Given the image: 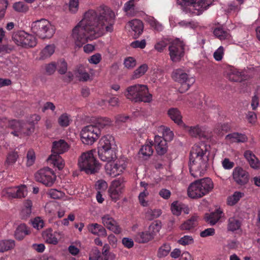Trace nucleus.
Masks as SVG:
<instances>
[{
    "instance_id": "nucleus-1",
    "label": "nucleus",
    "mask_w": 260,
    "mask_h": 260,
    "mask_svg": "<svg viewBox=\"0 0 260 260\" xmlns=\"http://www.w3.org/2000/svg\"><path fill=\"white\" fill-rule=\"evenodd\" d=\"M115 14L110 8H104L99 13L91 10L72 30V38L76 46L81 47L88 40L102 36L105 31L112 32Z\"/></svg>"
},
{
    "instance_id": "nucleus-2",
    "label": "nucleus",
    "mask_w": 260,
    "mask_h": 260,
    "mask_svg": "<svg viewBox=\"0 0 260 260\" xmlns=\"http://www.w3.org/2000/svg\"><path fill=\"white\" fill-rule=\"evenodd\" d=\"M209 146L204 143L194 145L190 152L189 167L194 178L202 176L208 166Z\"/></svg>"
},
{
    "instance_id": "nucleus-3",
    "label": "nucleus",
    "mask_w": 260,
    "mask_h": 260,
    "mask_svg": "<svg viewBox=\"0 0 260 260\" xmlns=\"http://www.w3.org/2000/svg\"><path fill=\"white\" fill-rule=\"evenodd\" d=\"M124 95L128 100L135 103H150L152 100V95L149 93L147 86L143 84H135L127 87Z\"/></svg>"
},
{
    "instance_id": "nucleus-4",
    "label": "nucleus",
    "mask_w": 260,
    "mask_h": 260,
    "mask_svg": "<svg viewBox=\"0 0 260 260\" xmlns=\"http://www.w3.org/2000/svg\"><path fill=\"white\" fill-rule=\"evenodd\" d=\"M213 188L211 179L205 178L191 183L187 189L188 196L192 199L200 198L208 193Z\"/></svg>"
},
{
    "instance_id": "nucleus-5",
    "label": "nucleus",
    "mask_w": 260,
    "mask_h": 260,
    "mask_svg": "<svg viewBox=\"0 0 260 260\" xmlns=\"http://www.w3.org/2000/svg\"><path fill=\"white\" fill-rule=\"evenodd\" d=\"M78 166L81 171L87 174H93L99 172L101 166L93 155V151L82 153L78 159Z\"/></svg>"
},
{
    "instance_id": "nucleus-6",
    "label": "nucleus",
    "mask_w": 260,
    "mask_h": 260,
    "mask_svg": "<svg viewBox=\"0 0 260 260\" xmlns=\"http://www.w3.org/2000/svg\"><path fill=\"white\" fill-rule=\"evenodd\" d=\"M31 29L33 33L41 39H49L55 33V28L49 21L41 19L31 23Z\"/></svg>"
},
{
    "instance_id": "nucleus-7",
    "label": "nucleus",
    "mask_w": 260,
    "mask_h": 260,
    "mask_svg": "<svg viewBox=\"0 0 260 260\" xmlns=\"http://www.w3.org/2000/svg\"><path fill=\"white\" fill-rule=\"evenodd\" d=\"M173 79L181 84L179 90L181 93L186 92L190 87L194 83V78L190 75L187 74L183 70L177 69L172 73Z\"/></svg>"
},
{
    "instance_id": "nucleus-8",
    "label": "nucleus",
    "mask_w": 260,
    "mask_h": 260,
    "mask_svg": "<svg viewBox=\"0 0 260 260\" xmlns=\"http://www.w3.org/2000/svg\"><path fill=\"white\" fill-rule=\"evenodd\" d=\"M101 133L100 128L96 125L90 124L82 129L80 133L81 139L84 144L91 145L98 140Z\"/></svg>"
},
{
    "instance_id": "nucleus-9",
    "label": "nucleus",
    "mask_w": 260,
    "mask_h": 260,
    "mask_svg": "<svg viewBox=\"0 0 260 260\" xmlns=\"http://www.w3.org/2000/svg\"><path fill=\"white\" fill-rule=\"evenodd\" d=\"M169 52L171 60L173 62H178L184 55V44L179 39L169 42Z\"/></svg>"
},
{
    "instance_id": "nucleus-10",
    "label": "nucleus",
    "mask_w": 260,
    "mask_h": 260,
    "mask_svg": "<svg viewBox=\"0 0 260 260\" xmlns=\"http://www.w3.org/2000/svg\"><path fill=\"white\" fill-rule=\"evenodd\" d=\"M7 126L13 129L14 131L11 133L17 137L21 136L23 134L29 135L34 131L32 124H29V126H27L26 123L17 120H8Z\"/></svg>"
},
{
    "instance_id": "nucleus-11",
    "label": "nucleus",
    "mask_w": 260,
    "mask_h": 260,
    "mask_svg": "<svg viewBox=\"0 0 260 260\" xmlns=\"http://www.w3.org/2000/svg\"><path fill=\"white\" fill-rule=\"evenodd\" d=\"M35 177L36 181L49 187L52 186L56 180V176L53 171L47 167L39 170Z\"/></svg>"
},
{
    "instance_id": "nucleus-12",
    "label": "nucleus",
    "mask_w": 260,
    "mask_h": 260,
    "mask_svg": "<svg viewBox=\"0 0 260 260\" xmlns=\"http://www.w3.org/2000/svg\"><path fill=\"white\" fill-rule=\"evenodd\" d=\"M184 5H188L190 10L192 11V13L196 15H199L202 14L205 10L211 6L213 0H182Z\"/></svg>"
},
{
    "instance_id": "nucleus-13",
    "label": "nucleus",
    "mask_w": 260,
    "mask_h": 260,
    "mask_svg": "<svg viewBox=\"0 0 260 260\" xmlns=\"http://www.w3.org/2000/svg\"><path fill=\"white\" fill-rule=\"evenodd\" d=\"M27 193L25 185L15 186L13 187H6L2 191L3 197L8 198H21L25 197Z\"/></svg>"
},
{
    "instance_id": "nucleus-14",
    "label": "nucleus",
    "mask_w": 260,
    "mask_h": 260,
    "mask_svg": "<svg viewBox=\"0 0 260 260\" xmlns=\"http://www.w3.org/2000/svg\"><path fill=\"white\" fill-rule=\"evenodd\" d=\"M126 167V165L123 160H118L116 162L111 161L107 162L105 166L107 174L113 177L121 174Z\"/></svg>"
},
{
    "instance_id": "nucleus-15",
    "label": "nucleus",
    "mask_w": 260,
    "mask_h": 260,
    "mask_svg": "<svg viewBox=\"0 0 260 260\" xmlns=\"http://www.w3.org/2000/svg\"><path fill=\"white\" fill-rule=\"evenodd\" d=\"M124 185L120 180H115L108 189L109 195L111 199L114 202H116L122 193Z\"/></svg>"
},
{
    "instance_id": "nucleus-16",
    "label": "nucleus",
    "mask_w": 260,
    "mask_h": 260,
    "mask_svg": "<svg viewBox=\"0 0 260 260\" xmlns=\"http://www.w3.org/2000/svg\"><path fill=\"white\" fill-rule=\"evenodd\" d=\"M233 177L236 183L240 185L247 184L249 181V174L240 167H236L233 170Z\"/></svg>"
},
{
    "instance_id": "nucleus-17",
    "label": "nucleus",
    "mask_w": 260,
    "mask_h": 260,
    "mask_svg": "<svg viewBox=\"0 0 260 260\" xmlns=\"http://www.w3.org/2000/svg\"><path fill=\"white\" fill-rule=\"evenodd\" d=\"M102 221L103 225L108 230L116 234L121 233V229L117 221L110 214H106L102 217Z\"/></svg>"
},
{
    "instance_id": "nucleus-18",
    "label": "nucleus",
    "mask_w": 260,
    "mask_h": 260,
    "mask_svg": "<svg viewBox=\"0 0 260 260\" xmlns=\"http://www.w3.org/2000/svg\"><path fill=\"white\" fill-rule=\"evenodd\" d=\"M225 76L227 79L232 82H242L245 79L244 75L237 69L228 67L225 71Z\"/></svg>"
},
{
    "instance_id": "nucleus-19",
    "label": "nucleus",
    "mask_w": 260,
    "mask_h": 260,
    "mask_svg": "<svg viewBox=\"0 0 260 260\" xmlns=\"http://www.w3.org/2000/svg\"><path fill=\"white\" fill-rule=\"evenodd\" d=\"M184 127L188 134L192 137L198 138L200 139L207 138V133L206 128L204 127L200 126L198 125L193 126H188L184 125Z\"/></svg>"
},
{
    "instance_id": "nucleus-20",
    "label": "nucleus",
    "mask_w": 260,
    "mask_h": 260,
    "mask_svg": "<svg viewBox=\"0 0 260 260\" xmlns=\"http://www.w3.org/2000/svg\"><path fill=\"white\" fill-rule=\"evenodd\" d=\"M98 155L102 160L107 162L116 158L115 148L98 149Z\"/></svg>"
},
{
    "instance_id": "nucleus-21",
    "label": "nucleus",
    "mask_w": 260,
    "mask_h": 260,
    "mask_svg": "<svg viewBox=\"0 0 260 260\" xmlns=\"http://www.w3.org/2000/svg\"><path fill=\"white\" fill-rule=\"evenodd\" d=\"M69 149V145L63 140L54 141L52 148V154L59 155L66 152Z\"/></svg>"
},
{
    "instance_id": "nucleus-22",
    "label": "nucleus",
    "mask_w": 260,
    "mask_h": 260,
    "mask_svg": "<svg viewBox=\"0 0 260 260\" xmlns=\"http://www.w3.org/2000/svg\"><path fill=\"white\" fill-rule=\"evenodd\" d=\"M154 145L156 152L159 155H163L167 152V141L163 137L155 136L154 138Z\"/></svg>"
},
{
    "instance_id": "nucleus-23",
    "label": "nucleus",
    "mask_w": 260,
    "mask_h": 260,
    "mask_svg": "<svg viewBox=\"0 0 260 260\" xmlns=\"http://www.w3.org/2000/svg\"><path fill=\"white\" fill-rule=\"evenodd\" d=\"M244 156L252 168L255 170L260 168V161L251 151H245Z\"/></svg>"
},
{
    "instance_id": "nucleus-24",
    "label": "nucleus",
    "mask_w": 260,
    "mask_h": 260,
    "mask_svg": "<svg viewBox=\"0 0 260 260\" xmlns=\"http://www.w3.org/2000/svg\"><path fill=\"white\" fill-rule=\"evenodd\" d=\"M114 139L111 136L107 135L101 138L98 149L115 148Z\"/></svg>"
},
{
    "instance_id": "nucleus-25",
    "label": "nucleus",
    "mask_w": 260,
    "mask_h": 260,
    "mask_svg": "<svg viewBox=\"0 0 260 260\" xmlns=\"http://www.w3.org/2000/svg\"><path fill=\"white\" fill-rule=\"evenodd\" d=\"M128 26L135 32L134 35L138 37L142 34L143 30V24L138 19H134L128 23Z\"/></svg>"
},
{
    "instance_id": "nucleus-26",
    "label": "nucleus",
    "mask_w": 260,
    "mask_h": 260,
    "mask_svg": "<svg viewBox=\"0 0 260 260\" xmlns=\"http://www.w3.org/2000/svg\"><path fill=\"white\" fill-rule=\"evenodd\" d=\"M223 212L220 209H217L214 212L206 215L205 220L211 225H215L221 218Z\"/></svg>"
},
{
    "instance_id": "nucleus-27",
    "label": "nucleus",
    "mask_w": 260,
    "mask_h": 260,
    "mask_svg": "<svg viewBox=\"0 0 260 260\" xmlns=\"http://www.w3.org/2000/svg\"><path fill=\"white\" fill-rule=\"evenodd\" d=\"M214 35L219 40H226L229 43L232 41L231 35L228 31L224 30L222 28L217 27L214 29L213 31Z\"/></svg>"
},
{
    "instance_id": "nucleus-28",
    "label": "nucleus",
    "mask_w": 260,
    "mask_h": 260,
    "mask_svg": "<svg viewBox=\"0 0 260 260\" xmlns=\"http://www.w3.org/2000/svg\"><path fill=\"white\" fill-rule=\"evenodd\" d=\"M168 114L170 118L178 125H183L182 120V116L179 110L175 108L169 109L168 111Z\"/></svg>"
},
{
    "instance_id": "nucleus-29",
    "label": "nucleus",
    "mask_w": 260,
    "mask_h": 260,
    "mask_svg": "<svg viewBox=\"0 0 260 260\" xmlns=\"http://www.w3.org/2000/svg\"><path fill=\"white\" fill-rule=\"evenodd\" d=\"M26 34L27 32L23 30L14 32L12 35V39L17 46L22 47Z\"/></svg>"
},
{
    "instance_id": "nucleus-30",
    "label": "nucleus",
    "mask_w": 260,
    "mask_h": 260,
    "mask_svg": "<svg viewBox=\"0 0 260 260\" xmlns=\"http://www.w3.org/2000/svg\"><path fill=\"white\" fill-rule=\"evenodd\" d=\"M241 224V222L237 217H231L228 220L227 230L231 232L236 231L240 228Z\"/></svg>"
},
{
    "instance_id": "nucleus-31",
    "label": "nucleus",
    "mask_w": 260,
    "mask_h": 260,
    "mask_svg": "<svg viewBox=\"0 0 260 260\" xmlns=\"http://www.w3.org/2000/svg\"><path fill=\"white\" fill-rule=\"evenodd\" d=\"M47 160L59 170H61L64 166V161L59 155L51 154Z\"/></svg>"
},
{
    "instance_id": "nucleus-32",
    "label": "nucleus",
    "mask_w": 260,
    "mask_h": 260,
    "mask_svg": "<svg viewBox=\"0 0 260 260\" xmlns=\"http://www.w3.org/2000/svg\"><path fill=\"white\" fill-rule=\"evenodd\" d=\"M29 231L28 230L27 226L24 224H20L17 228L15 232V236L16 239L21 240L24 238V237L28 235Z\"/></svg>"
},
{
    "instance_id": "nucleus-33",
    "label": "nucleus",
    "mask_w": 260,
    "mask_h": 260,
    "mask_svg": "<svg viewBox=\"0 0 260 260\" xmlns=\"http://www.w3.org/2000/svg\"><path fill=\"white\" fill-rule=\"evenodd\" d=\"M225 138L231 143L244 142L247 140V138L244 135L237 133L229 134L226 136Z\"/></svg>"
},
{
    "instance_id": "nucleus-34",
    "label": "nucleus",
    "mask_w": 260,
    "mask_h": 260,
    "mask_svg": "<svg viewBox=\"0 0 260 260\" xmlns=\"http://www.w3.org/2000/svg\"><path fill=\"white\" fill-rule=\"evenodd\" d=\"M54 45H47L40 53L39 59L44 60L50 57L54 52Z\"/></svg>"
},
{
    "instance_id": "nucleus-35",
    "label": "nucleus",
    "mask_w": 260,
    "mask_h": 260,
    "mask_svg": "<svg viewBox=\"0 0 260 260\" xmlns=\"http://www.w3.org/2000/svg\"><path fill=\"white\" fill-rule=\"evenodd\" d=\"M152 234L148 231L138 233L135 236L136 241L140 243H146L152 239Z\"/></svg>"
},
{
    "instance_id": "nucleus-36",
    "label": "nucleus",
    "mask_w": 260,
    "mask_h": 260,
    "mask_svg": "<svg viewBox=\"0 0 260 260\" xmlns=\"http://www.w3.org/2000/svg\"><path fill=\"white\" fill-rule=\"evenodd\" d=\"M171 250V247L170 244L168 243H164L158 249L157 256L160 258L165 257L169 254Z\"/></svg>"
},
{
    "instance_id": "nucleus-37",
    "label": "nucleus",
    "mask_w": 260,
    "mask_h": 260,
    "mask_svg": "<svg viewBox=\"0 0 260 260\" xmlns=\"http://www.w3.org/2000/svg\"><path fill=\"white\" fill-rule=\"evenodd\" d=\"M44 240L49 244H56L58 243L57 239L53 234L52 231L48 229L42 234Z\"/></svg>"
},
{
    "instance_id": "nucleus-38",
    "label": "nucleus",
    "mask_w": 260,
    "mask_h": 260,
    "mask_svg": "<svg viewBox=\"0 0 260 260\" xmlns=\"http://www.w3.org/2000/svg\"><path fill=\"white\" fill-rule=\"evenodd\" d=\"M24 39L23 48H32L36 46L37 44L36 38L34 36L28 33L25 35Z\"/></svg>"
},
{
    "instance_id": "nucleus-39",
    "label": "nucleus",
    "mask_w": 260,
    "mask_h": 260,
    "mask_svg": "<svg viewBox=\"0 0 260 260\" xmlns=\"http://www.w3.org/2000/svg\"><path fill=\"white\" fill-rule=\"evenodd\" d=\"M198 216H193L191 218L180 225L182 230H189L197 225Z\"/></svg>"
},
{
    "instance_id": "nucleus-40",
    "label": "nucleus",
    "mask_w": 260,
    "mask_h": 260,
    "mask_svg": "<svg viewBox=\"0 0 260 260\" xmlns=\"http://www.w3.org/2000/svg\"><path fill=\"white\" fill-rule=\"evenodd\" d=\"M244 197V193L240 191H235L227 199V204L233 206L237 204L241 198Z\"/></svg>"
},
{
    "instance_id": "nucleus-41",
    "label": "nucleus",
    "mask_w": 260,
    "mask_h": 260,
    "mask_svg": "<svg viewBox=\"0 0 260 260\" xmlns=\"http://www.w3.org/2000/svg\"><path fill=\"white\" fill-rule=\"evenodd\" d=\"M15 241L13 240H2L0 241V252L13 249L15 246Z\"/></svg>"
},
{
    "instance_id": "nucleus-42",
    "label": "nucleus",
    "mask_w": 260,
    "mask_h": 260,
    "mask_svg": "<svg viewBox=\"0 0 260 260\" xmlns=\"http://www.w3.org/2000/svg\"><path fill=\"white\" fill-rule=\"evenodd\" d=\"M72 121L71 117L67 113H63L58 118V123L61 127H67Z\"/></svg>"
},
{
    "instance_id": "nucleus-43",
    "label": "nucleus",
    "mask_w": 260,
    "mask_h": 260,
    "mask_svg": "<svg viewBox=\"0 0 260 260\" xmlns=\"http://www.w3.org/2000/svg\"><path fill=\"white\" fill-rule=\"evenodd\" d=\"M161 213L162 212L160 209H149L147 210L145 213V217L149 220H152L154 218H156L159 217Z\"/></svg>"
},
{
    "instance_id": "nucleus-44",
    "label": "nucleus",
    "mask_w": 260,
    "mask_h": 260,
    "mask_svg": "<svg viewBox=\"0 0 260 260\" xmlns=\"http://www.w3.org/2000/svg\"><path fill=\"white\" fill-rule=\"evenodd\" d=\"M152 141L149 142V144H147L143 145L139 151V154L142 155L143 156H150L153 152L152 148Z\"/></svg>"
},
{
    "instance_id": "nucleus-45",
    "label": "nucleus",
    "mask_w": 260,
    "mask_h": 260,
    "mask_svg": "<svg viewBox=\"0 0 260 260\" xmlns=\"http://www.w3.org/2000/svg\"><path fill=\"white\" fill-rule=\"evenodd\" d=\"M139 0H129L126 2L123 7L124 12L127 15L132 16L135 8V3L137 2Z\"/></svg>"
},
{
    "instance_id": "nucleus-46",
    "label": "nucleus",
    "mask_w": 260,
    "mask_h": 260,
    "mask_svg": "<svg viewBox=\"0 0 260 260\" xmlns=\"http://www.w3.org/2000/svg\"><path fill=\"white\" fill-rule=\"evenodd\" d=\"M76 76L79 78V80L86 81L89 78V74L86 72L83 67H80L76 71Z\"/></svg>"
},
{
    "instance_id": "nucleus-47",
    "label": "nucleus",
    "mask_w": 260,
    "mask_h": 260,
    "mask_svg": "<svg viewBox=\"0 0 260 260\" xmlns=\"http://www.w3.org/2000/svg\"><path fill=\"white\" fill-rule=\"evenodd\" d=\"M184 206V204H182L177 201L174 202L171 205V210L173 214L177 216L181 214Z\"/></svg>"
},
{
    "instance_id": "nucleus-48",
    "label": "nucleus",
    "mask_w": 260,
    "mask_h": 260,
    "mask_svg": "<svg viewBox=\"0 0 260 260\" xmlns=\"http://www.w3.org/2000/svg\"><path fill=\"white\" fill-rule=\"evenodd\" d=\"M148 66L146 64H143L136 69L133 75V79H138L143 76L147 71Z\"/></svg>"
},
{
    "instance_id": "nucleus-49",
    "label": "nucleus",
    "mask_w": 260,
    "mask_h": 260,
    "mask_svg": "<svg viewBox=\"0 0 260 260\" xmlns=\"http://www.w3.org/2000/svg\"><path fill=\"white\" fill-rule=\"evenodd\" d=\"M111 121L106 117L98 118L96 120V123L93 124L96 125L98 127L100 128V130L103 128L105 126L111 124Z\"/></svg>"
},
{
    "instance_id": "nucleus-50",
    "label": "nucleus",
    "mask_w": 260,
    "mask_h": 260,
    "mask_svg": "<svg viewBox=\"0 0 260 260\" xmlns=\"http://www.w3.org/2000/svg\"><path fill=\"white\" fill-rule=\"evenodd\" d=\"M48 196L54 199H60L63 198L65 194L62 191L55 189H50L48 192Z\"/></svg>"
},
{
    "instance_id": "nucleus-51",
    "label": "nucleus",
    "mask_w": 260,
    "mask_h": 260,
    "mask_svg": "<svg viewBox=\"0 0 260 260\" xmlns=\"http://www.w3.org/2000/svg\"><path fill=\"white\" fill-rule=\"evenodd\" d=\"M148 195L149 192L147 189H144L143 191L140 193L138 198L139 202L142 206L144 207H147L148 206V202L146 200Z\"/></svg>"
},
{
    "instance_id": "nucleus-52",
    "label": "nucleus",
    "mask_w": 260,
    "mask_h": 260,
    "mask_svg": "<svg viewBox=\"0 0 260 260\" xmlns=\"http://www.w3.org/2000/svg\"><path fill=\"white\" fill-rule=\"evenodd\" d=\"M161 223L157 221L152 222L149 226L148 232L152 234L153 237L161 229Z\"/></svg>"
},
{
    "instance_id": "nucleus-53",
    "label": "nucleus",
    "mask_w": 260,
    "mask_h": 260,
    "mask_svg": "<svg viewBox=\"0 0 260 260\" xmlns=\"http://www.w3.org/2000/svg\"><path fill=\"white\" fill-rule=\"evenodd\" d=\"M178 243L183 246L191 245L194 243V239L191 236L185 235L181 237Z\"/></svg>"
},
{
    "instance_id": "nucleus-54",
    "label": "nucleus",
    "mask_w": 260,
    "mask_h": 260,
    "mask_svg": "<svg viewBox=\"0 0 260 260\" xmlns=\"http://www.w3.org/2000/svg\"><path fill=\"white\" fill-rule=\"evenodd\" d=\"M169 44V42L167 39L159 40L155 44L154 49L158 52H161Z\"/></svg>"
},
{
    "instance_id": "nucleus-55",
    "label": "nucleus",
    "mask_w": 260,
    "mask_h": 260,
    "mask_svg": "<svg viewBox=\"0 0 260 260\" xmlns=\"http://www.w3.org/2000/svg\"><path fill=\"white\" fill-rule=\"evenodd\" d=\"M13 7L16 11L18 12H26L28 9L27 6L22 2L14 3Z\"/></svg>"
},
{
    "instance_id": "nucleus-56",
    "label": "nucleus",
    "mask_w": 260,
    "mask_h": 260,
    "mask_svg": "<svg viewBox=\"0 0 260 260\" xmlns=\"http://www.w3.org/2000/svg\"><path fill=\"white\" fill-rule=\"evenodd\" d=\"M36 160V155L32 149H29L26 154V165L27 166H32Z\"/></svg>"
},
{
    "instance_id": "nucleus-57",
    "label": "nucleus",
    "mask_w": 260,
    "mask_h": 260,
    "mask_svg": "<svg viewBox=\"0 0 260 260\" xmlns=\"http://www.w3.org/2000/svg\"><path fill=\"white\" fill-rule=\"evenodd\" d=\"M18 158V153L15 152H12L8 155L6 163L9 165H13L16 161Z\"/></svg>"
},
{
    "instance_id": "nucleus-58",
    "label": "nucleus",
    "mask_w": 260,
    "mask_h": 260,
    "mask_svg": "<svg viewBox=\"0 0 260 260\" xmlns=\"http://www.w3.org/2000/svg\"><path fill=\"white\" fill-rule=\"evenodd\" d=\"M179 24L181 26L190 28H195L198 26V24L197 22L192 21H188L183 20L180 21L179 23Z\"/></svg>"
},
{
    "instance_id": "nucleus-59",
    "label": "nucleus",
    "mask_w": 260,
    "mask_h": 260,
    "mask_svg": "<svg viewBox=\"0 0 260 260\" xmlns=\"http://www.w3.org/2000/svg\"><path fill=\"white\" fill-rule=\"evenodd\" d=\"M69 10L71 12L75 13L77 12L79 8L78 0H70L69 3Z\"/></svg>"
},
{
    "instance_id": "nucleus-60",
    "label": "nucleus",
    "mask_w": 260,
    "mask_h": 260,
    "mask_svg": "<svg viewBox=\"0 0 260 260\" xmlns=\"http://www.w3.org/2000/svg\"><path fill=\"white\" fill-rule=\"evenodd\" d=\"M58 71L60 74H64L67 71V63L64 60L57 62Z\"/></svg>"
},
{
    "instance_id": "nucleus-61",
    "label": "nucleus",
    "mask_w": 260,
    "mask_h": 260,
    "mask_svg": "<svg viewBox=\"0 0 260 260\" xmlns=\"http://www.w3.org/2000/svg\"><path fill=\"white\" fill-rule=\"evenodd\" d=\"M224 54V48L222 46H220L214 53L213 56L216 61H220Z\"/></svg>"
},
{
    "instance_id": "nucleus-62",
    "label": "nucleus",
    "mask_w": 260,
    "mask_h": 260,
    "mask_svg": "<svg viewBox=\"0 0 260 260\" xmlns=\"http://www.w3.org/2000/svg\"><path fill=\"white\" fill-rule=\"evenodd\" d=\"M162 135L163 138L167 141L172 140L174 136L172 131L168 127L163 129Z\"/></svg>"
},
{
    "instance_id": "nucleus-63",
    "label": "nucleus",
    "mask_w": 260,
    "mask_h": 260,
    "mask_svg": "<svg viewBox=\"0 0 260 260\" xmlns=\"http://www.w3.org/2000/svg\"><path fill=\"white\" fill-rule=\"evenodd\" d=\"M101 257L100 251L97 248L93 249L90 254L89 260H100Z\"/></svg>"
},
{
    "instance_id": "nucleus-64",
    "label": "nucleus",
    "mask_w": 260,
    "mask_h": 260,
    "mask_svg": "<svg viewBox=\"0 0 260 260\" xmlns=\"http://www.w3.org/2000/svg\"><path fill=\"white\" fill-rule=\"evenodd\" d=\"M32 224L34 228L40 230L44 226V221L40 217L35 218L32 221Z\"/></svg>"
}]
</instances>
